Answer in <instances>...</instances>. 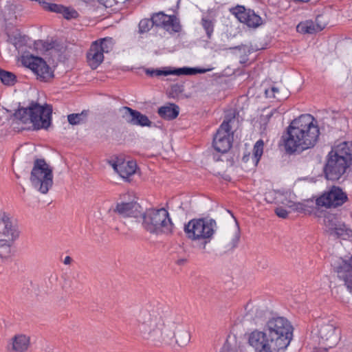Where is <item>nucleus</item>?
I'll return each mask as SVG.
<instances>
[{
	"instance_id": "nucleus-1",
	"label": "nucleus",
	"mask_w": 352,
	"mask_h": 352,
	"mask_svg": "<svg viewBox=\"0 0 352 352\" xmlns=\"http://www.w3.org/2000/svg\"><path fill=\"white\" fill-rule=\"evenodd\" d=\"M135 320L140 333L155 344H168L175 336L173 325L168 320V312L147 305L136 310Z\"/></svg>"
},
{
	"instance_id": "nucleus-2",
	"label": "nucleus",
	"mask_w": 352,
	"mask_h": 352,
	"mask_svg": "<svg viewBox=\"0 0 352 352\" xmlns=\"http://www.w3.org/2000/svg\"><path fill=\"white\" fill-rule=\"evenodd\" d=\"M314 118L309 115H301L294 120L283 135L285 148L287 153L301 152L312 148L316 144L320 131L314 122Z\"/></svg>"
},
{
	"instance_id": "nucleus-3",
	"label": "nucleus",
	"mask_w": 352,
	"mask_h": 352,
	"mask_svg": "<svg viewBox=\"0 0 352 352\" xmlns=\"http://www.w3.org/2000/svg\"><path fill=\"white\" fill-rule=\"evenodd\" d=\"M52 107L32 102L28 107L19 108L10 118L11 128L16 132L24 130L47 129L51 124Z\"/></svg>"
},
{
	"instance_id": "nucleus-4",
	"label": "nucleus",
	"mask_w": 352,
	"mask_h": 352,
	"mask_svg": "<svg viewBox=\"0 0 352 352\" xmlns=\"http://www.w3.org/2000/svg\"><path fill=\"white\" fill-rule=\"evenodd\" d=\"M140 218L142 228L150 234L159 235L173 232V223L168 211L164 208L149 209L145 212H142Z\"/></svg>"
},
{
	"instance_id": "nucleus-5",
	"label": "nucleus",
	"mask_w": 352,
	"mask_h": 352,
	"mask_svg": "<svg viewBox=\"0 0 352 352\" xmlns=\"http://www.w3.org/2000/svg\"><path fill=\"white\" fill-rule=\"evenodd\" d=\"M217 222L208 217L192 219L184 226V232L188 239L201 241L205 245L210 243L217 229Z\"/></svg>"
},
{
	"instance_id": "nucleus-6",
	"label": "nucleus",
	"mask_w": 352,
	"mask_h": 352,
	"mask_svg": "<svg viewBox=\"0 0 352 352\" xmlns=\"http://www.w3.org/2000/svg\"><path fill=\"white\" fill-rule=\"evenodd\" d=\"M264 329L283 351L289 345L294 328L286 318L272 317L267 321Z\"/></svg>"
},
{
	"instance_id": "nucleus-7",
	"label": "nucleus",
	"mask_w": 352,
	"mask_h": 352,
	"mask_svg": "<svg viewBox=\"0 0 352 352\" xmlns=\"http://www.w3.org/2000/svg\"><path fill=\"white\" fill-rule=\"evenodd\" d=\"M17 224L12 217L6 213L0 214V258L11 256V246L19 236Z\"/></svg>"
},
{
	"instance_id": "nucleus-8",
	"label": "nucleus",
	"mask_w": 352,
	"mask_h": 352,
	"mask_svg": "<svg viewBox=\"0 0 352 352\" xmlns=\"http://www.w3.org/2000/svg\"><path fill=\"white\" fill-rule=\"evenodd\" d=\"M32 186L47 194L53 185V168L44 159H36L30 177Z\"/></svg>"
},
{
	"instance_id": "nucleus-9",
	"label": "nucleus",
	"mask_w": 352,
	"mask_h": 352,
	"mask_svg": "<svg viewBox=\"0 0 352 352\" xmlns=\"http://www.w3.org/2000/svg\"><path fill=\"white\" fill-rule=\"evenodd\" d=\"M248 344L254 352H281L280 347L275 343L267 332L255 329L248 335Z\"/></svg>"
},
{
	"instance_id": "nucleus-10",
	"label": "nucleus",
	"mask_w": 352,
	"mask_h": 352,
	"mask_svg": "<svg viewBox=\"0 0 352 352\" xmlns=\"http://www.w3.org/2000/svg\"><path fill=\"white\" fill-rule=\"evenodd\" d=\"M22 63L30 68L41 81L47 82L54 78V72L41 57L32 55L23 56Z\"/></svg>"
},
{
	"instance_id": "nucleus-11",
	"label": "nucleus",
	"mask_w": 352,
	"mask_h": 352,
	"mask_svg": "<svg viewBox=\"0 0 352 352\" xmlns=\"http://www.w3.org/2000/svg\"><path fill=\"white\" fill-rule=\"evenodd\" d=\"M317 335L320 346L326 349L335 346L340 340V331L336 327L334 323L331 322L319 324Z\"/></svg>"
},
{
	"instance_id": "nucleus-12",
	"label": "nucleus",
	"mask_w": 352,
	"mask_h": 352,
	"mask_svg": "<svg viewBox=\"0 0 352 352\" xmlns=\"http://www.w3.org/2000/svg\"><path fill=\"white\" fill-rule=\"evenodd\" d=\"M234 119L226 118L215 134L213 139V146L214 149L222 153L228 152L232 146L230 131L231 129L230 122Z\"/></svg>"
},
{
	"instance_id": "nucleus-13",
	"label": "nucleus",
	"mask_w": 352,
	"mask_h": 352,
	"mask_svg": "<svg viewBox=\"0 0 352 352\" xmlns=\"http://www.w3.org/2000/svg\"><path fill=\"white\" fill-rule=\"evenodd\" d=\"M349 167L350 166L346 162L342 161L340 158L329 153L324 168L325 177L329 180H338Z\"/></svg>"
},
{
	"instance_id": "nucleus-14",
	"label": "nucleus",
	"mask_w": 352,
	"mask_h": 352,
	"mask_svg": "<svg viewBox=\"0 0 352 352\" xmlns=\"http://www.w3.org/2000/svg\"><path fill=\"white\" fill-rule=\"evenodd\" d=\"M346 200L345 192L340 188L333 186L316 199V204L321 207L336 208L342 206Z\"/></svg>"
},
{
	"instance_id": "nucleus-15",
	"label": "nucleus",
	"mask_w": 352,
	"mask_h": 352,
	"mask_svg": "<svg viewBox=\"0 0 352 352\" xmlns=\"http://www.w3.org/2000/svg\"><path fill=\"white\" fill-rule=\"evenodd\" d=\"M120 112L122 113V118L128 124L142 127H151L152 126L153 123L148 118L137 110L128 107H122L120 109Z\"/></svg>"
},
{
	"instance_id": "nucleus-16",
	"label": "nucleus",
	"mask_w": 352,
	"mask_h": 352,
	"mask_svg": "<svg viewBox=\"0 0 352 352\" xmlns=\"http://www.w3.org/2000/svg\"><path fill=\"white\" fill-rule=\"evenodd\" d=\"M231 12L240 22L251 28H257L261 23V18L252 10H247L244 6H238L231 10Z\"/></svg>"
},
{
	"instance_id": "nucleus-17",
	"label": "nucleus",
	"mask_w": 352,
	"mask_h": 352,
	"mask_svg": "<svg viewBox=\"0 0 352 352\" xmlns=\"http://www.w3.org/2000/svg\"><path fill=\"white\" fill-rule=\"evenodd\" d=\"M154 25L162 27L166 30H173L178 32L181 30V25L175 15H167L163 12H158L153 15L151 18Z\"/></svg>"
},
{
	"instance_id": "nucleus-18",
	"label": "nucleus",
	"mask_w": 352,
	"mask_h": 352,
	"mask_svg": "<svg viewBox=\"0 0 352 352\" xmlns=\"http://www.w3.org/2000/svg\"><path fill=\"white\" fill-rule=\"evenodd\" d=\"M206 72L205 69L192 68V67H182L174 69H147L146 74L150 76H160L168 75H195L197 74H203Z\"/></svg>"
},
{
	"instance_id": "nucleus-19",
	"label": "nucleus",
	"mask_w": 352,
	"mask_h": 352,
	"mask_svg": "<svg viewBox=\"0 0 352 352\" xmlns=\"http://www.w3.org/2000/svg\"><path fill=\"white\" fill-rule=\"evenodd\" d=\"M118 215L122 217L138 218L142 216V208L139 204L135 201L120 202L116 205Z\"/></svg>"
},
{
	"instance_id": "nucleus-20",
	"label": "nucleus",
	"mask_w": 352,
	"mask_h": 352,
	"mask_svg": "<svg viewBox=\"0 0 352 352\" xmlns=\"http://www.w3.org/2000/svg\"><path fill=\"white\" fill-rule=\"evenodd\" d=\"M350 166L352 164V142H342L332 147L329 152Z\"/></svg>"
},
{
	"instance_id": "nucleus-21",
	"label": "nucleus",
	"mask_w": 352,
	"mask_h": 352,
	"mask_svg": "<svg viewBox=\"0 0 352 352\" xmlns=\"http://www.w3.org/2000/svg\"><path fill=\"white\" fill-rule=\"evenodd\" d=\"M240 239V230L238 226L226 231L221 236V243L225 250L232 251L237 247Z\"/></svg>"
},
{
	"instance_id": "nucleus-22",
	"label": "nucleus",
	"mask_w": 352,
	"mask_h": 352,
	"mask_svg": "<svg viewBox=\"0 0 352 352\" xmlns=\"http://www.w3.org/2000/svg\"><path fill=\"white\" fill-rule=\"evenodd\" d=\"M113 169L123 178H127L134 174L136 170V164L133 161L125 162L117 159L110 162Z\"/></svg>"
},
{
	"instance_id": "nucleus-23",
	"label": "nucleus",
	"mask_w": 352,
	"mask_h": 352,
	"mask_svg": "<svg viewBox=\"0 0 352 352\" xmlns=\"http://www.w3.org/2000/svg\"><path fill=\"white\" fill-rule=\"evenodd\" d=\"M338 276L342 279L348 289L352 292V256L349 261H342L337 267Z\"/></svg>"
},
{
	"instance_id": "nucleus-24",
	"label": "nucleus",
	"mask_w": 352,
	"mask_h": 352,
	"mask_svg": "<svg viewBox=\"0 0 352 352\" xmlns=\"http://www.w3.org/2000/svg\"><path fill=\"white\" fill-rule=\"evenodd\" d=\"M87 58L89 65L96 69L103 61L104 54L99 50L96 43H92L87 54Z\"/></svg>"
},
{
	"instance_id": "nucleus-25",
	"label": "nucleus",
	"mask_w": 352,
	"mask_h": 352,
	"mask_svg": "<svg viewBox=\"0 0 352 352\" xmlns=\"http://www.w3.org/2000/svg\"><path fill=\"white\" fill-rule=\"evenodd\" d=\"M46 10L60 13L66 19H76L78 14L74 9L64 7L56 3H45Z\"/></svg>"
},
{
	"instance_id": "nucleus-26",
	"label": "nucleus",
	"mask_w": 352,
	"mask_h": 352,
	"mask_svg": "<svg viewBox=\"0 0 352 352\" xmlns=\"http://www.w3.org/2000/svg\"><path fill=\"white\" fill-rule=\"evenodd\" d=\"M12 351L14 352H24L30 346V338L25 335H16L12 339Z\"/></svg>"
},
{
	"instance_id": "nucleus-27",
	"label": "nucleus",
	"mask_w": 352,
	"mask_h": 352,
	"mask_svg": "<svg viewBox=\"0 0 352 352\" xmlns=\"http://www.w3.org/2000/svg\"><path fill=\"white\" fill-rule=\"evenodd\" d=\"M157 112L161 118L171 120L178 116L179 108L175 104H169L168 105L159 108Z\"/></svg>"
},
{
	"instance_id": "nucleus-28",
	"label": "nucleus",
	"mask_w": 352,
	"mask_h": 352,
	"mask_svg": "<svg viewBox=\"0 0 352 352\" xmlns=\"http://www.w3.org/2000/svg\"><path fill=\"white\" fill-rule=\"evenodd\" d=\"M323 28L312 21L301 22L296 27L297 32L302 34H314L321 31Z\"/></svg>"
},
{
	"instance_id": "nucleus-29",
	"label": "nucleus",
	"mask_w": 352,
	"mask_h": 352,
	"mask_svg": "<svg viewBox=\"0 0 352 352\" xmlns=\"http://www.w3.org/2000/svg\"><path fill=\"white\" fill-rule=\"evenodd\" d=\"M98 44L99 50L104 53H109L113 50L114 47V40L111 37H105L94 41Z\"/></svg>"
},
{
	"instance_id": "nucleus-30",
	"label": "nucleus",
	"mask_w": 352,
	"mask_h": 352,
	"mask_svg": "<svg viewBox=\"0 0 352 352\" xmlns=\"http://www.w3.org/2000/svg\"><path fill=\"white\" fill-rule=\"evenodd\" d=\"M246 316L257 323L265 318V311L258 307L254 306L248 311Z\"/></svg>"
},
{
	"instance_id": "nucleus-31",
	"label": "nucleus",
	"mask_w": 352,
	"mask_h": 352,
	"mask_svg": "<svg viewBox=\"0 0 352 352\" xmlns=\"http://www.w3.org/2000/svg\"><path fill=\"white\" fill-rule=\"evenodd\" d=\"M88 111L84 110L80 113H72L67 116V120L72 125L80 124L87 121Z\"/></svg>"
},
{
	"instance_id": "nucleus-32",
	"label": "nucleus",
	"mask_w": 352,
	"mask_h": 352,
	"mask_svg": "<svg viewBox=\"0 0 352 352\" xmlns=\"http://www.w3.org/2000/svg\"><path fill=\"white\" fill-rule=\"evenodd\" d=\"M340 222L338 217L333 214H327L324 217V224L329 234L339 226Z\"/></svg>"
},
{
	"instance_id": "nucleus-33",
	"label": "nucleus",
	"mask_w": 352,
	"mask_h": 352,
	"mask_svg": "<svg viewBox=\"0 0 352 352\" xmlns=\"http://www.w3.org/2000/svg\"><path fill=\"white\" fill-rule=\"evenodd\" d=\"M0 80L3 85L12 86L16 82V77L13 73L0 69Z\"/></svg>"
},
{
	"instance_id": "nucleus-34",
	"label": "nucleus",
	"mask_w": 352,
	"mask_h": 352,
	"mask_svg": "<svg viewBox=\"0 0 352 352\" xmlns=\"http://www.w3.org/2000/svg\"><path fill=\"white\" fill-rule=\"evenodd\" d=\"M214 19H210L208 16H203L201 19V24L205 30L208 38H210L214 31Z\"/></svg>"
},
{
	"instance_id": "nucleus-35",
	"label": "nucleus",
	"mask_w": 352,
	"mask_h": 352,
	"mask_svg": "<svg viewBox=\"0 0 352 352\" xmlns=\"http://www.w3.org/2000/svg\"><path fill=\"white\" fill-rule=\"evenodd\" d=\"M351 233V230L348 228L344 223L340 222L339 226H336L330 234L337 237H344L349 236Z\"/></svg>"
},
{
	"instance_id": "nucleus-36",
	"label": "nucleus",
	"mask_w": 352,
	"mask_h": 352,
	"mask_svg": "<svg viewBox=\"0 0 352 352\" xmlns=\"http://www.w3.org/2000/svg\"><path fill=\"white\" fill-rule=\"evenodd\" d=\"M264 142L262 140H258L254 146L253 158L256 164H257L263 153Z\"/></svg>"
},
{
	"instance_id": "nucleus-37",
	"label": "nucleus",
	"mask_w": 352,
	"mask_h": 352,
	"mask_svg": "<svg viewBox=\"0 0 352 352\" xmlns=\"http://www.w3.org/2000/svg\"><path fill=\"white\" fill-rule=\"evenodd\" d=\"M190 333L186 330L180 331L176 338V342L179 346H186L190 341Z\"/></svg>"
},
{
	"instance_id": "nucleus-38",
	"label": "nucleus",
	"mask_w": 352,
	"mask_h": 352,
	"mask_svg": "<svg viewBox=\"0 0 352 352\" xmlns=\"http://www.w3.org/2000/svg\"><path fill=\"white\" fill-rule=\"evenodd\" d=\"M266 96L268 98H276L278 100H283L287 98L286 94L281 95L280 90L276 87H272L270 89L265 90Z\"/></svg>"
},
{
	"instance_id": "nucleus-39",
	"label": "nucleus",
	"mask_w": 352,
	"mask_h": 352,
	"mask_svg": "<svg viewBox=\"0 0 352 352\" xmlns=\"http://www.w3.org/2000/svg\"><path fill=\"white\" fill-rule=\"evenodd\" d=\"M118 212L116 210V206L111 207L107 214L103 217V220L106 223H111L113 221L116 220Z\"/></svg>"
},
{
	"instance_id": "nucleus-40",
	"label": "nucleus",
	"mask_w": 352,
	"mask_h": 352,
	"mask_svg": "<svg viewBox=\"0 0 352 352\" xmlns=\"http://www.w3.org/2000/svg\"><path fill=\"white\" fill-rule=\"evenodd\" d=\"M153 25L152 19H142L139 23V32L140 33L147 32Z\"/></svg>"
},
{
	"instance_id": "nucleus-41",
	"label": "nucleus",
	"mask_w": 352,
	"mask_h": 352,
	"mask_svg": "<svg viewBox=\"0 0 352 352\" xmlns=\"http://www.w3.org/2000/svg\"><path fill=\"white\" fill-rule=\"evenodd\" d=\"M275 213L278 217L283 219L287 218L288 216V212L287 211V210L282 207L277 208L275 210Z\"/></svg>"
},
{
	"instance_id": "nucleus-42",
	"label": "nucleus",
	"mask_w": 352,
	"mask_h": 352,
	"mask_svg": "<svg viewBox=\"0 0 352 352\" xmlns=\"http://www.w3.org/2000/svg\"><path fill=\"white\" fill-rule=\"evenodd\" d=\"M328 349L319 346L318 348H314V352H327Z\"/></svg>"
},
{
	"instance_id": "nucleus-43",
	"label": "nucleus",
	"mask_w": 352,
	"mask_h": 352,
	"mask_svg": "<svg viewBox=\"0 0 352 352\" xmlns=\"http://www.w3.org/2000/svg\"><path fill=\"white\" fill-rule=\"evenodd\" d=\"M72 261V258L70 256H67L65 258L63 263L65 265H69V264H71Z\"/></svg>"
},
{
	"instance_id": "nucleus-44",
	"label": "nucleus",
	"mask_w": 352,
	"mask_h": 352,
	"mask_svg": "<svg viewBox=\"0 0 352 352\" xmlns=\"http://www.w3.org/2000/svg\"><path fill=\"white\" fill-rule=\"evenodd\" d=\"M98 1L100 3L103 4L105 6H111L110 0H98Z\"/></svg>"
}]
</instances>
